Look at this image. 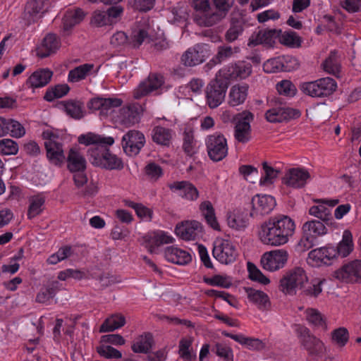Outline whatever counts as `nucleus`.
Returning <instances> with one entry per match:
<instances>
[{"mask_svg":"<svg viewBox=\"0 0 361 361\" xmlns=\"http://www.w3.org/2000/svg\"><path fill=\"white\" fill-rule=\"evenodd\" d=\"M250 301L256 304L261 310L267 309L270 306V301L267 293L262 290H255L250 287L245 288Z\"/></svg>","mask_w":361,"mask_h":361,"instance_id":"nucleus-37","label":"nucleus"},{"mask_svg":"<svg viewBox=\"0 0 361 361\" xmlns=\"http://www.w3.org/2000/svg\"><path fill=\"white\" fill-rule=\"evenodd\" d=\"M262 168L264 172V175L261 177L259 180V184L261 185L272 184L274 182V180L281 173V171L269 166L266 161L262 163Z\"/></svg>","mask_w":361,"mask_h":361,"instance_id":"nucleus-49","label":"nucleus"},{"mask_svg":"<svg viewBox=\"0 0 361 361\" xmlns=\"http://www.w3.org/2000/svg\"><path fill=\"white\" fill-rule=\"evenodd\" d=\"M310 178V173L303 168H291L282 178V183L295 188H304L307 180Z\"/></svg>","mask_w":361,"mask_h":361,"instance_id":"nucleus-20","label":"nucleus"},{"mask_svg":"<svg viewBox=\"0 0 361 361\" xmlns=\"http://www.w3.org/2000/svg\"><path fill=\"white\" fill-rule=\"evenodd\" d=\"M248 88L246 83L233 86L229 93V104L235 106L243 104L247 97Z\"/></svg>","mask_w":361,"mask_h":361,"instance_id":"nucleus-36","label":"nucleus"},{"mask_svg":"<svg viewBox=\"0 0 361 361\" xmlns=\"http://www.w3.org/2000/svg\"><path fill=\"white\" fill-rule=\"evenodd\" d=\"M164 256L169 262L179 265H185L192 261V256L189 252L173 246L165 249Z\"/></svg>","mask_w":361,"mask_h":361,"instance_id":"nucleus-29","label":"nucleus"},{"mask_svg":"<svg viewBox=\"0 0 361 361\" xmlns=\"http://www.w3.org/2000/svg\"><path fill=\"white\" fill-rule=\"evenodd\" d=\"M244 20L243 18H232L231 20V25L225 35L226 40L232 42L236 40L238 36L243 31Z\"/></svg>","mask_w":361,"mask_h":361,"instance_id":"nucleus-44","label":"nucleus"},{"mask_svg":"<svg viewBox=\"0 0 361 361\" xmlns=\"http://www.w3.org/2000/svg\"><path fill=\"white\" fill-rule=\"evenodd\" d=\"M70 90L67 84H59L54 87H49L44 96L47 102H52L55 99L61 98L66 95Z\"/></svg>","mask_w":361,"mask_h":361,"instance_id":"nucleus-46","label":"nucleus"},{"mask_svg":"<svg viewBox=\"0 0 361 361\" xmlns=\"http://www.w3.org/2000/svg\"><path fill=\"white\" fill-rule=\"evenodd\" d=\"M47 1V0H28L23 13V18L27 22V25L34 23L39 13H44Z\"/></svg>","mask_w":361,"mask_h":361,"instance_id":"nucleus-27","label":"nucleus"},{"mask_svg":"<svg viewBox=\"0 0 361 361\" xmlns=\"http://www.w3.org/2000/svg\"><path fill=\"white\" fill-rule=\"evenodd\" d=\"M183 149L184 152L190 157H193L196 153L195 143L194 142V135L192 132H184Z\"/></svg>","mask_w":361,"mask_h":361,"instance_id":"nucleus-60","label":"nucleus"},{"mask_svg":"<svg viewBox=\"0 0 361 361\" xmlns=\"http://www.w3.org/2000/svg\"><path fill=\"white\" fill-rule=\"evenodd\" d=\"M145 144V135L139 130H130L122 137L123 149L130 157L138 154Z\"/></svg>","mask_w":361,"mask_h":361,"instance_id":"nucleus-14","label":"nucleus"},{"mask_svg":"<svg viewBox=\"0 0 361 361\" xmlns=\"http://www.w3.org/2000/svg\"><path fill=\"white\" fill-rule=\"evenodd\" d=\"M53 73L48 68H41L33 72L26 81L32 88H39L47 85L52 77Z\"/></svg>","mask_w":361,"mask_h":361,"instance_id":"nucleus-31","label":"nucleus"},{"mask_svg":"<svg viewBox=\"0 0 361 361\" xmlns=\"http://www.w3.org/2000/svg\"><path fill=\"white\" fill-rule=\"evenodd\" d=\"M213 3L217 11L207 16H198L197 20L200 26L211 27L224 18L233 5L234 0H213Z\"/></svg>","mask_w":361,"mask_h":361,"instance_id":"nucleus-12","label":"nucleus"},{"mask_svg":"<svg viewBox=\"0 0 361 361\" xmlns=\"http://www.w3.org/2000/svg\"><path fill=\"white\" fill-rule=\"evenodd\" d=\"M67 169L70 172L85 171L87 161L85 158L75 148H71L66 158Z\"/></svg>","mask_w":361,"mask_h":361,"instance_id":"nucleus-28","label":"nucleus"},{"mask_svg":"<svg viewBox=\"0 0 361 361\" xmlns=\"http://www.w3.org/2000/svg\"><path fill=\"white\" fill-rule=\"evenodd\" d=\"M206 295L209 297H214L221 298L226 301L231 306L237 307L238 302L234 296L225 291L216 290L214 289L207 290L205 292Z\"/></svg>","mask_w":361,"mask_h":361,"instance_id":"nucleus-61","label":"nucleus"},{"mask_svg":"<svg viewBox=\"0 0 361 361\" xmlns=\"http://www.w3.org/2000/svg\"><path fill=\"white\" fill-rule=\"evenodd\" d=\"M271 108L265 112V118L269 123H282L296 119L301 116L299 109L286 106L281 97H274L270 101Z\"/></svg>","mask_w":361,"mask_h":361,"instance_id":"nucleus-6","label":"nucleus"},{"mask_svg":"<svg viewBox=\"0 0 361 361\" xmlns=\"http://www.w3.org/2000/svg\"><path fill=\"white\" fill-rule=\"evenodd\" d=\"M126 324L125 317L122 314H113L106 318L100 326L99 332H111L123 326Z\"/></svg>","mask_w":361,"mask_h":361,"instance_id":"nucleus-43","label":"nucleus"},{"mask_svg":"<svg viewBox=\"0 0 361 361\" xmlns=\"http://www.w3.org/2000/svg\"><path fill=\"white\" fill-rule=\"evenodd\" d=\"M154 344L153 336L146 332L140 336L131 346L132 350L135 353L147 354L149 353Z\"/></svg>","mask_w":361,"mask_h":361,"instance_id":"nucleus-35","label":"nucleus"},{"mask_svg":"<svg viewBox=\"0 0 361 361\" xmlns=\"http://www.w3.org/2000/svg\"><path fill=\"white\" fill-rule=\"evenodd\" d=\"M60 104L63 106L65 112L71 118L80 120L85 116V111L84 110V104L82 102L70 99L61 102Z\"/></svg>","mask_w":361,"mask_h":361,"instance_id":"nucleus-34","label":"nucleus"},{"mask_svg":"<svg viewBox=\"0 0 361 361\" xmlns=\"http://www.w3.org/2000/svg\"><path fill=\"white\" fill-rule=\"evenodd\" d=\"M164 83V78L160 73H152L147 78L141 82L138 87L134 90V97L139 99L150 92L158 90Z\"/></svg>","mask_w":361,"mask_h":361,"instance_id":"nucleus-19","label":"nucleus"},{"mask_svg":"<svg viewBox=\"0 0 361 361\" xmlns=\"http://www.w3.org/2000/svg\"><path fill=\"white\" fill-rule=\"evenodd\" d=\"M85 16V12L80 8L67 10L62 18L63 32L69 35L72 29L83 20Z\"/></svg>","mask_w":361,"mask_h":361,"instance_id":"nucleus-23","label":"nucleus"},{"mask_svg":"<svg viewBox=\"0 0 361 361\" xmlns=\"http://www.w3.org/2000/svg\"><path fill=\"white\" fill-rule=\"evenodd\" d=\"M288 252L283 249L265 252L261 258L263 269L274 271L283 268L288 260Z\"/></svg>","mask_w":361,"mask_h":361,"instance_id":"nucleus-16","label":"nucleus"},{"mask_svg":"<svg viewBox=\"0 0 361 361\" xmlns=\"http://www.w3.org/2000/svg\"><path fill=\"white\" fill-rule=\"evenodd\" d=\"M307 319L312 324L322 327L324 331L327 329L326 322L322 314L316 309L309 308L306 310Z\"/></svg>","mask_w":361,"mask_h":361,"instance_id":"nucleus-52","label":"nucleus"},{"mask_svg":"<svg viewBox=\"0 0 361 361\" xmlns=\"http://www.w3.org/2000/svg\"><path fill=\"white\" fill-rule=\"evenodd\" d=\"M337 87L336 82L331 78L326 77L312 82H306L300 85V90L312 97H324L331 94Z\"/></svg>","mask_w":361,"mask_h":361,"instance_id":"nucleus-8","label":"nucleus"},{"mask_svg":"<svg viewBox=\"0 0 361 361\" xmlns=\"http://www.w3.org/2000/svg\"><path fill=\"white\" fill-rule=\"evenodd\" d=\"M212 255L219 262L224 264L233 263L238 256L235 246L228 240L216 242Z\"/></svg>","mask_w":361,"mask_h":361,"instance_id":"nucleus-17","label":"nucleus"},{"mask_svg":"<svg viewBox=\"0 0 361 361\" xmlns=\"http://www.w3.org/2000/svg\"><path fill=\"white\" fill-rule=\"evenodd\" d=\"M18 152V143L11 139L0 140V154L3 155H15Z\"/></svg>","mask_w":361,"mask_h":361,"instance_id":"nucleus-59","label":"nucleus"},{"mask_svg":"<svg viewBox=\"0 0 361 361\" xmlns=\"http://www.w3.org/2000/svg\"><path fill=\"white\" fill-rule=\"evenodd\" d=\"M97 352L99 355L107 359H118L122 357L121 353L111 345H101L97 347Z\"/></svg>","mask_w":361,"mask_h":361,"instance_id":"nucleus-63","label":"nucleus"},{"mask_svg":"<svg viewBox=\"0 0 361 361\" xmlns=\"http://www.w3.org/2000/svg\"><path fill=\"white\" fill-rule=\"evenodd\" d=\"M30 202L27 215L28 219H32L42 212L45 199L44 197L37 195L31 197Z\"/></svg>","mask_w":361,"mask_h":361,"instance_id":"nucleus-47","label":"nucleus"},{"mask_svg":"<svg viewBox=\"0 0 361 361\" xmlns=\"http://www.w3.org/2000/svg\"><path fill=\"white\" fill-rule=\"evenodd\" d=\"M78 142L85 145H112L114 143V139L112 137H102L93 133H88L79 136Z\"/></svg>","mask_w":361,"mask_h":361,"instance_id":"nucleus-42","label":"nucleus"},{"mask_svg":"<svg viewBox=\"0 0 361 361\" xmlns=\"http://www.w3.org/2000/svg\"><path fill=\"white\" fill-rule=\"evenodd\" d=\"M254 212L245 209H237L227 214V223L230 228L240 231L245 229L249 223V217L254 216Z\"/></svg>","mask_w":361,"mask_h":361,"instance_id":"nucleus-21","label":"nucleus"},{"mask_svg":"<svg viewBox=\"0 0 361 361\" xmlns=\"http://www.w3.org/2000/svg\"><path fill=\"white\" fill-rule=\"evenodd\" d=\"M327 233L324 224L319 220L307 221L302 227V237L298 244L300 251L305 252L314 247L318 238Z\"/></svg>","mask_w":361,"mask_h":361,"instance_id":"nucleus-5","label":"nucleus"},{"mask_svg":"<svg viewBox=\"0 0 361 361\" xmlns=\"http://www.w3.org/2000/svg\"><path fill=\"white\" fill-rule=\"evenodd\" d=\"M207 151L213 161H220L228 154L227 140L224 135L216 133L206 138Z\"/></svg>","mask_w":361,"mask_h":361,"instance_id":"nucleus-10","label":"nucleus"},{"mask_svg":"<svg viewBox=\"0 0 361 361\" xmlns=\"http://www.w3.org/2000/svg\"><path fill=\"white\" fill-rule=\"evenodd\" d=\"M247 266L250 280L257 281L263 285H267L270 283V280L253 263L247 262Z\"/></svg>","mask_w":361,"mask_h":361,"instance_id":"nucleus-53","label":"nucleus"},{"mask_svg":"<svg viewBox=\"0 0 361 361\" xmlns=\"http://www.w3.org/2000/svg\"><path fill=\"white\" fill-rule=\"evenodd\" d=\"M210 54L211 50L208 44H197L182 54L180 61L185 66H195L204 62L210 56Z\"/></svg>","mask_w":361,"mask_h":361,"instance_id":"nucleus-11","label":"nucleus"},{"mask_svg":"<svg viewBox=\"0 0 361 361\" xmlns=\"http://www.w3.org/2000/svg\"><path fill=\"white\" fill-rule=\"evenodd\" d=\"M276 90L279 94L293 97L297 93V88L295 85L290 80H283L278 82L276 85Z\"/></svg>","mask_w":361,"mask_h":361,"instance_id":"nucleus-54","label":"nucleus"},{"mask_svg":"<svg viewBox=\"0 0 361 361\" xmlns=\"http://www.w3.org/2000/svg\"><path fill=\"white\" fill-rule=\"evenodd\" d=\"M92 63H85L71 70L68 73V80L70 82H76L84 80L93 69Z\"/></svg>","mask_w":361,"mask_h":361,"instance_id":"nucleus-45","label":"nucleus"},{"mask_svg":"<svg viewBox=\"0 0 361 361\" xmlns=\"http://www.w3.org/2000/svg\"><path fill=\"white\" fill-rule=\"evenodd\" d=\"M254 115L248 111L238 114L234 120L236 121L234 127V137L241 143H246L251 139L250 122L253 121Z\"/></svg>","mask_w":361,"mask_h":361,"instance_id":"nucleus-13","label":"nucleus"},{"mask_svg":"<svg viewBox=\"0 0 361 361\" xmlns=\"http://www.w3.org/2000/svg\"><path fill=\"white\" fill-rule=\"evenodd\" d=\"M279 41L288 47H293L295 44L300 46L301 42L300 37L293 31L281 32L279 37Z\"/></svg>","mask_w":361,"mask_h":361,"instance_id":"nucleus-57","label":"nucleus"},{"mask_svg":"<svg viewBox=\"0 0 361 361\" xmlns=\"http://www.w3.org/2000/svg\"><path fill=\"white\" fill-rule=\"evenodd\" d=\"M295 230V221L288 216L270 217L261 225L259 236L268 245L280 246L287 243Z\"/></svg>","mask_w":361,"mask_h":361,"instance_id":"nucleus-1","label":"nucleus"},{"mask_svg":"<svg viewBox=\"0 0 361 361\" xmlns=\"http://www.w3.org/2000/svg\"><path fill=\"white\" fill-rule=\"evenodd\" d=\"M202 231V226L197 221L182 222L175 228L176 235L185 240H195Z\"/></svg>","mask_w":361,"mask_h":361,"instance_id":"nucleus-22","label":"nucleus"},{"mask_svg":"<svg viewBox=\"0 0 361 361\" xmlns=\"http://www.w3.org/2000/svg\"><path fill=\"white\" fill-rule=\"evenodd\" d=\"M255 215L259 213L261 216L269 214L275 207L276 202L274 197L268 195H257L252 199Z\"/></svg>","mask_w":361,"mask_h":361,"instance_id":"nucleus-24","label":"nucleus"},{"mask_svg":"<svg viewBox=\"0 0 361 361\" xmlns=\"http://www.w3.org/2000/svg\"><path fill=\"white\" fill-rule=\"evenodd\" d=\"M192 341L191 338H183L179 341L178 354L185 361H193L196 359V354L192 353L190 350Z\"/></svg>","mask_w":361,"mask_h":361,"instance_id":"nucleus-48","label":"nucleus"},{"mask_svg":"<svg viewBox=\"0 0 361 361\" xmlns=\"http://www.w3.org/2000/svg\"><path fill=\"white\" fill-rule=\"evenodd\" d=\"M233 51L230 46H220L218 47L216 54L212 58L208 64L216 65L221 63L228 58L231 57Z\"/></svg>","mask_w":361,"mask_h":361,"instance_id":"nucleus-56","label":"nucleus"},{"mask_svg":"<svg viewBox=\"0 0 361 361\" xmlns=\"http://www.w3.org/2000/svg\"><path fill=\"white\" fill-rule=\"evenodd\" d=\"M61 288L62 284L57 280L48 282L37 294L36 301L39 303H46L54 298Z\"/></svg>","mask_w":361,"mask_h":361,"instance_id":"nucleus-32","label":"nucleus"},{"mask_svg":"<svg viewBox=\"0 0 361 361\" xmlns=\"http://www.w3.org/2000/svg\"><path fill=\"white\" fill-rule=\"evenodd\" d=\"M281 33V29L266 28L259 30L258 32H254L251 35L247 45L250 47H254L259 44H263L268 47H273Z\"/></svg>","mask_w":361,"mask_h":361,"instance_id":"nucleus-18","label":"nucleus"},{"mask_svg":"<svg viewBox=\"0 0 361 361\" xmlns=\"http://www.w3.org/2000/svg\"><path fill=\"white\" fill-rule=\"evenodd\" d=\"M172 138V130L160 126H155L152 131L154 142L162 146H169Z\"/></svg>","mask_w":361,"mask_h":361,"instance_id":"nucleus-40","label":"nucleus"},{"mask_svg":"<svg viewBox=\"0 0 361 361\" xmlns=\"http://www.w3.org/2000/svg\"><path fill=\"white\" fill-rule=\"evenodd\" d=\"M200 210L207 224L215 231H220L214 208L210 201H204L200 205Z\"/></svg>","mask_w":361,"mask_h":361,"instance_id":"nucleus-39","label":"nucleus"},{"mask_svg":"<svg viewBox=\"0 0 361 361\" xmlns=\"http://www.w3.org/2000/svg\"><path fill=\"white\" fill-rule=\"evenodd\" d=\"M295 331L300 345L307 350L309 355L321 357L324 355L326 348L324 343L313 335L308 328L298 325Z\"/></svg>","mask_w":361,"mask_h":361,"instance_id":"nucleus-7","label":"nucleus"},{"mask_svg":"<svg viewBox=\"0 0 361 361\" xmlns=\"http://www.w3.org/2000/svg\"><path fill=\"white\" fill-rule=\"evenodd\" d=\"M7 134H9L11 137L19 138L25 134V128L18 121L12 118H7Z\"/></svg>","mask_w":361,"mask_h":361,"instance_id":"nucleus-58","label":"nucleus"},{"mask_svg":"<svg viewBox=\"0 0 361 361\" xmlns=\"http://www.w3.org/2000/svg\"><path fill=\"white\" fill-rule=\"evenodd\" d=\"M60 47V38L56 34L49 33L44 37L42 46L38 49L37 55L42 59L48 57L54 54Z\"/></svg>","mask_w":361,"mask_h":361,"instance_id":"nucleus-26","label":"nucleus"},{"mask_svg":"<svg viewBox=\"0 0 361 361\" xmlns=\"http://www.w3.org/2000/svg\"><path fill=\"white\" fill-rule=\"evenodd\" d=\"M282 60L281 56L267 60L263 64V70L269 73L283 72Z\"/></svg>","mask_w":361,"mask_h":361,"instance_id":"nucleus-55","label":"nucleus"},{"mask_svg":"<svg viewBox=\"0 0 361 361\" xmlns=\"http://www.w3.org/2000/svg\"><path fill=\"white\" fill-rule=\"evenodd\" d=\"M47 157L49 161L55 165L61 166L66 160L63 145L61 142H50L45 145Z\"/></svg>","mask_w":361,"mask_h":361,"instance_id":"nucleus-30","label":"nucleus"},{"mask_svg":"<svg viewBox=\"0 0 361 361\" xmlns=\"http://www.w3.org/2000/svg\"><path fill=\"white\" fill-rule=\"evenodd\" d=\"M353 250V235L349 230H345L342 240L335 247L326 246L311 250L307 259L312 267L329 266L338 256L347 257Z\"/></svg>","mask_w":361,"mask_h":361,"instance_id":"nucleus-3","label":"nucleus"},{"mask_svg":"<svg viewBox=\"0 0 361 361\" xmlns=\"http://www.w3.org/2000/svg\"><path fill=\"white\" fill-rule=\"evenodd\" d=\"M229 83L227 78L219 75L207 85L206 99L211 109L216 108L224 102Z\"/></svg>","mask_w":361,"mask_h":361,"instance_id":"nucleus-9","label":"nucleus"},{"mask_svg":"<svg viewBox=\"0 0 361 361\" xmlns=\"http://www.w3.org/2000/svg\"><path fill=\"white\" fill-rule=\"evenodd\" d=\"M212 351H214L216 355L223 358L225 361H233V350L225 344L216 343Z\"/></svg>","mask_w":361,"mask_h":361,"instance_id":"nucleus-64","label":"nucleus"},{"mask_svg":"<svg viewBox=\"0 0 361 361\" xmlns=\"http://www.w3.org/2000/svg\"><path fill=\"white\" fill-rule=\"evenodd\" d=\"M324 280L314 279L309 281L305 270L301 267L295 268L289 274L280 280L279 289L288 295L296 294V290L310 298H317L322 292V285Z\"/></svg>","mask_w":361,"mask_h":361,"instance_id":"nucleus-2","label":"nucleus"},{"mask_svg":"<svg viewBox=\"0 0 361 361\" xmlns=\"http://www.w3.org/2000/svg\"><path fill=\"white\" fill-rule=\"evenodd\" d=\"M252 73V66L245 61H238L231 64L224 73L223 77L230 80L245 79Z\"/></svg>","mask_w":361,"mask_h":361,"instance_id":"nucleus-25","label":"nucleus"},{"mask_svg":"<svg viewBox=\"0 0 361 361\" xmlns=\"http://www.w3.org/2000/svg\"><path fill=\"white\" fill-rule=\"evenodd\" d=\"M319 205L312 206L309 209V214L320 219L322 222L327 226L336 224L331 214L330 209L326 207L324 204L319 203Z\"/></svg>","mask_w":361,"mask_h":361,"instance_id":"nucleus-38","label":"nucleus"},{"mask_svg":"<svg viewBox=\"0 0 361 361\" xmlns=\"http://www.w3.org/2000/svg\"><path fill=\"white\" fill-rule=\"evenodd\" d=\"M171 190L180 191V195L188 200H195L199 196L196 187L188 181H176L169 185Z\"/></svg>","mask_w":361,"mask_h":361,"instance_id":"nucleus-33","label":"nucleus"},{"mask_svg":"<svg viewBox=\"0 0 361 361\" xmlns=\"http://www.w3.org/2000/svg\"><path fill=\"white\" fill-rule=\"evenodd\" d=\"M120 118L121 123L127 127L138 123L140 116L137 107L134 105L123 107L121 109Z\"/></svg>","mask_w":361,"mask_h":361,"instance_id":"nucleus-41","label":"nucleus"},{"mask_svg":"<svg viewBox=\"0 0 361 361\" xmlns=\"http://www.w3.org/2000/svg\"><path fill=\"white\" fill-rule=\"evenodd\" d=\"M107 146L97 145L89 149V161L92 165L107 170H122L124 167L122 159L112 154Z\"/></svg>","mask_w":361,"mask_h":361,"instance_id":"nucleus-4","label":"nucleus"},{"mask_svg":"<svg viewBox=\"0 0 361 361\" xmlns=\"http://www.w3.org/2000/svg\"><path fill=\"white\" fill-rule=\"evenodd\" d=\"M334 276L346 283H361V260L355 259L336 270Z\"/></svg>","mask_w":361,"mask_h":361,"instance_id":"nucleus-15","label":"nucleus"},{"mask_svg":"<svg viewBox=\"0 0 361 361\" xmlns=\"http://www.w3.org/2000/svg\"><path fill=\"white\" fill-rule=\"evenodd\" d=\"M338 52L336 50L331 51L329 57L323 63L324 69L333 75L340 72L341 66L337 58Z\"/></svg>","mask_w":361,"mask_h":361,"instance_id":"nucleus-51","label":"nucleus"},{"mask_svg":"<svg viewBox=\"0 0 361 361\" xmlns=\"http://www.w3.org/2000/svg\"><path fill=\"white\" fill-rule=\"evenodd\" d=\"M203 281L212 286L228 288L232 286L231 278L226 275L216 274L211 278L204 277Z\"/></svg>","mask_w":361,"mask_h":361,"instance_id":"nucleus-50","label":"nucleus"},{"mask_svg":"<svg viewBox=\"0 0 361 361\" xmlns=\"http://www.w3.org/2000/svg\"><path fill=\"white\" fill-rule=\"evenodd\" d=\"M148 37V32L145 29L135 30L129 38V44L133 48H138Z\"/></svg>","mask_w":361,"mask_h":361,"instance_id":"nucleus-62","label":"nucleus"}]
</instances>
